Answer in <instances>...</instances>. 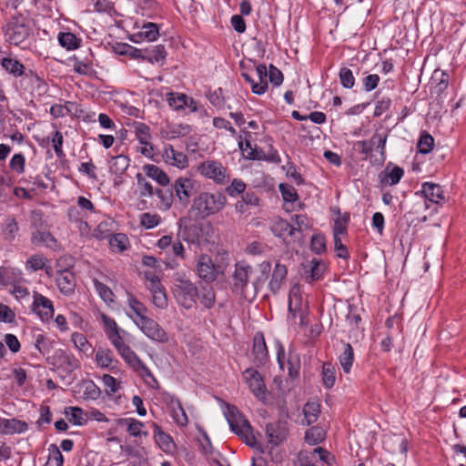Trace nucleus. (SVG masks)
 <instances>
[{
  "label": "nucleus",
  "mask_w": 466,
  "mask_h": 466,
  "mask_svg": "<svg viewBox=\"0 0 466 466\" xmlns=\"http://www.w3.org/2000/svg\"><path fill=\"white\" fill-rule=\"evenodd\" d=\"M260 275L251 279L254 269L253 268L244 261L238 262L235 265V270L232 275V289L233 291L241 296H245L247 287L249 282L252 283L255 289L264 283L268 278L271 270V264L268 261H263L258 265Z\"/></svg>",
  "instance_id": "obj_1"
},
{
  "label": "nucleus",
  "mask_w": 466,
  "mask_h": 466,
  "mask_svg": "<svg viewBox=\"0 0 466 466\" xmlns=\"http://www.w3.org/2000/svg\"><path fill=\"white\" fill-rule=\"evenodd\" d=\"M226 204L227 198L223 193L203 191L194 198L191 211L200 218H207L222 211Z\"/></svg>",
  "instance_id": "obj_2"
},
{
  "label": "nucleus",
  "mask_w": 466,
  "mask_h": 466,
  "mask_svg": "<svg viewBox=\"0 0 466 466\" xmlns=\"http://www.w3.org/2000/svg\"><path fill=\"white\" fill-rule=\"evenodd\" d=\"M225 415L232 431L246 444L254 447L257 441L252 427L238 408L234 405H228Z\"/></svg>",
  "instance_id": "obj_3"
},
{
  "label": "nucleus",
  "mask_w": 466,
  "mask_h": 466,
  "mask_svg": "<svg viewBox=\"0 0 466 466\" xmlns=\"http://www.w3.org/2000/svg\"><path fill=\"white\" fill-rule=\"evenodd\" d=\"M228 253L221 254L220 261L214 262L207 254H201L198 257L196 262V271L198 276L207 282L214 281L217 277L223 274L228 267Z\"/></svg>",
  "instance_id": "obj_4"
},
{
  "label": "nucleus",
  "mask_w": 466,
  "mask_h": 466,
  "mask_svg": "<svg viewBox=\"0 0 466 466\" xmlns=\"http://www.w3.org/2000/svg\"><path fill=\"white\" fill-rule=\"evenodd\" d=\"M30 35V26L23 15H13L5 27L6 41L14 46L24 44Z\"/></svg>",
  "instance_id": "obj_5"
},
{
  "label": "nucleus",
  "mask_w": 466,
  "mask_h": 466,
  "mask_svg": "<svg viewBox=\"0 0 466 466\" xmlns=\"http://www.w3.org/2000/svg\"><path fill=\"white\" fill-rule=\"evenodd\" d=\"M197 171L202 177L213 180L218 185H225L229 180L228 168L218 160L203 161L198 166Z\"/></svg>",
  "instance_id": "obj_6"
},
{
  "label": "nucleus",
  "mask_w": 466,
  "mask_h": 466,
  "mask_svg": "<svg viewBox=\"0 0 466 466\" xmlns=\"http://www.w3.org/2000/svg\"><path fill=\"white\" fill-rule=\"evenodd\" d=\"M119 355L125 360V362L144 380L147 384L153 388L155 387L154 384L157 386L158 382L153 376L150 370L144 364V362L130 347L126 349V350Z\"/></svg>",
  "instance_id": "obj_7"
},
{
  "label": "nucleus",
  "mask_w": 466,
  "mask_h": 466,
  "mask_svg": "<svg viewBox=\"0 0 466 466\" xmlns=\"http://www.w3.org/2000/svg\"><path fill=\"white\" fill-rule=\"evenodd\" d=\"M289 318H292L294 321L296 319H299V325L305 327L309 324V316L307 309L302 303L301 289L299 285H294L289 291Z\"/></svg>",
  "instance_id": "obj_8"
},
{
  "label": "nucleus",
  "mask_w": 466,
  "mask_h": 466,
  "mask_svg": "<svg viewBox=\"0 0 466 466\" xmlns=\"http://www.w3.org/2000/svg\"><path fill=\"white\" fill-rule=\"evenodd\" d=\"M177 302L185 309H192L198 296L197 287L190 281H179L173 289Z\"/></svg>",
  "instance_id": "obj_9"
},
{
  "label": "nucleus",
  "mask_w": 466,
  "mask_h": 466,
  "mask_svg": "<svg viewBox=\"0 0 466 466\" xmlns=\"http://www.w3.org/2000/svg\"><path fill=\"white\" fill-rule=\"evenodd\" d=\"M140 331L149 339L157 343H167L169 337L167 332L149 316L136 325Z\"/></svg>",
  "instance_id": "obj_10"
},
{
  "label": "nucleus",
  "mask_w": 466,
  "mask_h": 466,
  "mask_svg": "<svg viewBox=\"0 0 466 466\" xmlns=\"http://www.w3.org/2000/svg\"><path fill=\"white\" fill-rule=\"evenodd\" d=\"M299 466H316L315 463L321 461L327 465H331L334 461V457L327 450L317 447L311 451H300L298 456Z\"/></svg>",
  "instance_id": "obj_11"
},
{
  "label": "nucleus",
  "mask_w": 466,
  "mask_h": 466,
  "mask_svg": "<svg viewBox=\"0 0 466 466\" xmlns=\"http://www.w3.org/2000/svg\"><path fill=\"white\" fill-rule=\"evenodd\" d=\"M135 137L140 144L138 152L144 157L152 158L154 156L155 148L152 144V135L150 127L142 122L134 123Z\"/></svg>",
  "instance_id": "obj_12"
},
{
  "label": "nucleus",
  "mask_w": 466,
  "mask_h": 466,
  "mask_svg": "<svg viewBox=\"0 0 466 466\" xmlns=\"http://www.w3.org/2000/svg\"><path fill=\"white\" fill-rule=\"evenodd\" d=\"M243 378L249 390L258 400H265L267 399L266 385L258 370L251 368L247 369L243 372Z\"/></svg>",
  "instance_id": "obj_13"
},
{
  "label": "nucleus",
  "mask_w": 466,
  "mask_h": 466,
  "mask_svg": "<svg viewBox=\"0 0 466 466\" xmlns=\"http://www.w3.org/2000/svg\"><path fill=\"white\" fill-rule=\"evenodd\" d=\"M33 299L32 310L42 321H49L53 318L55 312L53 302L48 298L38 292H34Z\"/></svg>",
  "instance_id": "obj_14"
},
{
  "label": "nucleus",
  "mask_w": 466,
  "mask_h": 466,
  "mask_svg": "<svg viewBox=\"0 0 466 466\" xmlns=\"http://www.w3.org/2000/svg\"><path fill=\"white\" fill-rule=\"evenodd\" d=\"M166 96L168 106L176 111H181L187 107L191 112H197L199 109L198 103L186 94L169 92L167 93Z\"/></svg>",
  "instance_id": "obj_15"
},
{
  "label": "nucleus",
  "mask_w": 466,
  "mask_h": 466,
  "mask_svg": "<svg viewBox=\"0 0 466 466\" xmlns=\"http://www.w3.org/2000/svg\"><path fill=\"white\" fill-rule=\"evenodd\" d=\"M127 315L135 325L148 317V309L132 293H127Z\"/></svg>",
  "instance_id": "obj_16"
},
{
  "label": "nucleus",
  "mask_w": 466,
  "mask_h": 466,
  "mask_svg": "<svg viewBox=\"0 0 466 466\" xmlns=\"http://www.w3.org/2000/svg\"><path fill=\"white\" fill-rule=\"evenodd\" d=\"M289 425L287 421L278 420L268 423L266 426V435L268 441L273 446L282 443L288 437Z\"/></svg>",
  "instance_id": "obj_17"
},
{
  "label": "nucleus",
  "mask_w": 466,
  "mask_h": 466,
  "mask_svg": "<svg viewBox=\"0 0 466 466\" xmlns=\"http://www.w3.org/2000/svg\"><path fill=\"white\" fill-rule=\"evenodd\" d=\"M270 230L276 237L286 241L289 238L296 236L298 228L286 219L276 217L271 219Z\"/></svg>",
  "instance_id": "obj_18"
},
{
  "label": "nucleus",
  "mask_w": 466,
  "mask_h": 466,
  "mask_svg": "<svg viewBox=\"0 0 466 466\" xmlns=\"http://www.w3.org/2000/svg\"><path fill=\"white\" fill-rule=\"evenodd\" d=\"M56 282L58 289L65 296H70L75 292L76 280L75 274L68 269L56 272Z\"/></svg>",
  "instance_id": "obj_19"
},
{
  "label": "nucleus",
  "mask_w": 466,
  "mask_h": 466,
  "mask_svg": "<svg viewBox=\"0 0 466 466\" xmlns=\"http://www.w3.org/2000/svg\"><path fill=\"white\" fill-rule=\"evenodd\" d=\"M163 157L167 165L184 169L188 166V158L187 155L181 151H177L173 146H165Z\"/></svg>",
  "instance_id": "obj_20"
},
{
  "label": "nucleus",
  "mask_w": 466,
  "mask_h": 466,
  "mask_svg": "<svg viewBox=\"0 0 466 466\" xmlns=\"http://www.w3.org/2000/svg\"><path fill=\"white\" fill-rule=\"evenodd\" d=\"M167 404L174 421L179 427L187 426L188 423V418L180 400L175 396L168 395L167 398Z\"/></svg>",
  "instance_id": "obj_21"
},
{
  "label": "nucleus",
  "mask_w": 466,
  "mask_h": 466,
  "mask_svg": "<svg viewBox=\"0 0 466 466\" xmlns=\"http://www.w3.org/2000/svg\"><path fill=\"white\" fill-rule=\"evenodd\" d=\"M153 434L156 443L165 453L173 454L176 451V444L172 437L157 423L153 424Z\"/></svg>",
  "instance_id": "obj_22"
},
{
  "label": "nucleus",
  "mask_w": 466,
  "mask_h": 466,
  "mask_svg": "<svg viewBox=\"0 0 466 466\" xmlns=\"http://www.w3.org/2000/svg\"><path fill=\"white\" fill-rule=\"evenodd\" d=\"M256 74L258 78V82H255L248 75L243 74L242 76L245 77L246 81L250 83L252 92L257 95L264 94L268 89V71L267 66L265 65H258L256 68Z\"/></svg>",
  "instance_id": "obj_23"
},
{
  "label": "nucleus",
  "mask_w": 466,
  "mask_h": 466,
  "mask_svg": "<svg viewBox=\"0 0 466 466\" xmlns=\"http://www.w3.org/2000/svg\"><path fill=\"white\" fill-rule=\"evenodd\" d=\"M194 180L189 177H178L173 187L177 198L180 202L187 204L194 188Z\"/></svg>",
  "instance_id": "obj_24"
},
{
  "label": "nucleus",
  "mask_w": 466,
  "mask_h": 466,
  "mask_svg": "<svg viewBox=\"0 0 466 466\" xmlns=\"http://www.w3.org/2000/svg\"><path fill=\"white\" fill-rule=\"evenodd\" d=\"M250 137L249 132L241 130L238 136V148L246 158L259 160L262 158L261 152L252 147L249 140Z\"/></svg>",
  "instance_id": "obj_25"
},
{
  "label": "nucleus",
  "mask_w": 466,
  "mask_h": 466,
  "mask_svg": "<svg viewBox=\"0 0 466 466\" xmlns=\"http://www.w3.org/2000/svg\"><path fill=\"white\" fill-rule=\"evenodd\" d=\"M252 355L254 362L263 365L268 359V351L262 333H257L253 338Z\"/></svg>",
  "instance_id": "obj_26"
},
{
  "label": "nucleus",
  "mask_w": 466,
  "mask_h": 466,
  "mask_svg": "<svg viewBox=\"0 0 466 466\" xmlns=\"http://www.w3.org/2000/svg\"><path fill=\"white\" fill-rule=\"evenodd\" d=\"M159 36V27L155 23H146L142 25L141 31L134 34L131 40L135 43H140L142 41L153 42Z\"/></svg>",
  "instance_id": "obj_27"
},
{
  "label": "nucleus",
  "mask_w": 466,
  "mask_h": 466,
  "mask_svg": "<svg viewBox=\"0 0 466 466\" xmlns=\"http://www.w3.org/2000/svg\"><path fill=\"white\" fill-rule=\"evenodd\" d=\"M420 193L426 200L434 204H440L445 198L441 187L432 182H424Z\"/></svg>",
  "instance_id": "obj_28"
},
{
  "label": "nucleus",
  "mask_w": 466,
  "mask_h": 466,
  "mask_svg": "<svg viewBox=\"0 0 466 466\" xmlns=\"http://www.w3.org/2000/svg\"><path fill=\"white\" fill-rule=\"evenodd\" d=\"M288 275V268L284 264L277 262L275 264L268 288L273 293H277L285 284Z\"/></svg>",
  "instance_id": "obj_29"
},
{
  "label": "nucleus",
  "mask_w": 466,
  "mask_h": 466,
  "mask_svg": "<svg viewBox=\"0 0 466 466\" xmlns=\"http://www.w3.org/2000/svg\"><path fill=\"white\" fill-rule=\"evenodd\" d=\"M404 175L403 168L388 165L385 169L380 174V181L384 186H393L400 182Z\"/></svg>",
  "instance_id": "obj_30"
},
{
  "label": "nucleus",
  "mask_w": 466,
  "mask_h": 466,
  "mask_svg": "<svg viewBox=\"0 0 466 466\" xmlns=\"http://www.w3.org/2000/svg\"><path fill=\"white\" fill-rule=\"evenodd\" d=\"M278 362L279 364L280 369H285V362H284V350L282 348L279 349L278 352ZM289 376L291 379H297L299 375V370H300V360L298 356H289L288 359V361L286 363Z\"/></svg>",
  "instance_id": "obj_31"
},
{
  "label": "nucleus",
  "mask_w": 466,
  "mask_h": 466,
  "mask_svg": "<svg viewBox=\"0 0 466 466\" xmlns=\"http://www.w3.org/2000/svg\"><path fill=\"white\" fill-rule=\"evenodd\" d=\"M191 131V126L187 124H170L162 129V135L165 138L171 140L186 137Z\"/></svg>",
  "instance_id": "obj_32"
},
{
  "label": "nucleus",
  "mask_w": 466,
  "mask_h": 466,
  "mask_svg": "<svg viewBox=\"0 0 466 466\" xmlns=\"http://www.w3.org/2000/svg\"><path fill=\"white\" fill-rule=\"evenodd\" d=\"M136 177L137 182V192L138 193V196L141 198V208H146L147 201L144 199V198L152 197L153 195H155V191L152 184L149 181H147L142 174H137Z\"/></svg>",
  "instance_id": "obj_33"
},
{
  "label": "nucleus",
  "mask_w": 466,
  "mask_h": 466,
  "mask_svg": "<svg viewBox=\"0 0 466 466\" xmlns=\"http://www.w3.org/2000/svg\"><path fill=\"white\" fill-rule=\"evenodd\" d=\"M118 425L120 426H126L127 432L134 437H138L144 434L145 436L147 435V431H143V429L145 427V424L134 418H126V419H120L118 420Z\"/></svg>",
  "instance_id": "obj_34"
},
{
  "label": "nucleus",
  "mask_w": 466,
  "mask_h": 466,
  "mask_svg": "<svg viewBox=\"0 0 466 466\" xmlns=\"http://www.w3.org/2000/svg\"><path fill=\"white\" fill-rule=\"evenodd\" d=\"M148 289L151 292L154 306L160 309H166L167 307V298L163 285L157 282L155 286L148 287Z\"/></svg>",
  "instance_id": "obj_35"
},
{
  "label": "nucleus",
  "mask_w": 466,
  "mask_h": 466,
  "mask_svg": "<svg viewBox=\"0 0 466 466\" xmlns=\"http://www.w3.org/2000/svg\"><path fill=\"white\" fill-rule=\"evenodd\" d=\"M2 67L14 76H21L25 74V66L17 59L12 57L0 58Z\"/></svg>",
  "instance_id": "obj_36"
},
{
  "label": "nucleus",
  "mask_w": 466,
  "mask_h": 466,
  "mask_svg": "<svg viewBox=\"0 0 466 466\" xmlns=\"http://www.w3.org/2000/svg\"><path fill=\"white\" fill-rule=\"evenodd\" d=\"M146 175L152 179L156 180L161 186H167L170 180L165 171L156 165L147 164L144 167Z\"/></svg>",
  "instance_id": "obj_37"
},
{
  "label": "nucleus",
  "mask_w": 466,
  "mask_h": 466,
  "mask_svg": "<svg viewBox=\"0 0 466 466\" xmlns=\"http://www.w3.org/2000/svg\"><path fill=\"white\" fill-rule=\"evenodd\" d=\"M95 361L97 367L101 369L113 370L114 357L113 352L108 349L99 348L96 351Z\"/></svg>",
  "instance_id": "obj_38"
},
{
  "label": "nucleus",
  "mask_w": 466,
  "mask_h": 466,
  "mask_svg": "<svg viewBox=\"0 0 466 466\" xmlns=\"http://www.w3.org/2000/svg\"><path fill=\"white\" fill-rule=\"evenodd\" d=\"M28 425L25 421L17 419L4 418V434H15L26 431Z\"/></svg>",
  "instance_id": "obj_39"
},
{
  "label": "nucleus",
  "mask_w": 466,
  "mask_h": 466,
  "mask_svg": "<svg viewBox=\"0 0 466 466\" xmlns=\"http://www.w3.org/2000/svg\"><path fill=\"white\" fill-rule=\"evenodd\" d=\"M279 191L281 193L282 198L285 201L284 209L287 212L291 211V208L289 207L288 203H294L299 199V195L295 187L289 184L281 183L279 185Z\"/></svg>",
  "instance_id": "obj_40"
},
{
  "label": "nucleus",
  "mask_w": 466,
  "mask_h": 466,
  "mask_svg": "<svg viewBox=\"0 0 466 466\" xmlns=\"http://www.w3.org/2000/svg\"><path fill=\"white\" fill-rule=\"evenodd\" d=\"M95 289L100 299L107 305H111L115 302L116 296L112 289L97 279H93Z\"/></svg>",
  "instance_id": "obj_41"
},
{
  "label": "nucleus",
  "mask_w": 466,
  "mask_h": 466,
  "mask_svg": "<svg viewBox=\"0 0 466 466\" xmlns=\"http://www.w3.org/2000/svg\"><path fill=\"white\" fill-rule=\"evenodd\" d=\"M387 137L388 136L386 134L376 132L373 134L371 138L368 140V142L370 143V147L372 150L373 147H376V149L380 151L381 164L386 160Z\"/></svg>",
  "instance_id": "obj_42"
},
{
  "label": "nucleus",
  "mask_w": 466,
  "mask_h": 466,
  "mask_svg": "<svg viewBox=\"0 0 466 466\" xmlns=\"http://www.w3.org/2000/svg\"><path fill=\"white\" fill-rule=\"evenodd\" d=\"M32 242L35 245H44L49 248L57 246L56 238L48 231H37L32 236Z\"/></svg>",
  "instance_id": "obj_43"
},
{
  "label": "nucleus",
  "mask_w": 466,
  "mask_h": 466,
  "mask_svg": "<svg viewBox=\"0 0 466 466\" xmlns=\"http://www.w3.org/2000/svg\"><path fill=\"white\" fill-rule=\"evenodd\" d=\"M71 340L74 343L75 347L84 354L89 356L93 353V347L83 333H73Z\"/></svg>",
  "instance_id": "obj_44"
},
{
  "label": "nucleus",
  "mask_w": 466,
  "mask_h": 466,
  "mask_svg": "<svg viewBox=\"0 0 466 466\" xmlns=\"http://www.w3.org/2000/svg\"><path fill=\"white\" fill-rule=\"evenodd\" d=\"M129 158L125 155H118L111 158L109 162L110 171L116 175L123 174L129 167Z\"/></svg>",
  "instance_id": "obj_45"
},
{
  "label": "nucleus",
  "mask_w": 466,
  "mask_h": 466,
  "mask_svg": "<svg viewBox=\"0 0 466 466\" xmlns=\"http://www.w3.org/2000/svg\"><path fill=\"white\" fill-rule=\"evenodd\" d=\"M58 42L61 46L67 50H75L80 46L81 40L78 39L73 33L61 32L57 36Z\"/></svg>",
  "instance_id": "obj_46"
},
{
  "label": "nucleus",
  "mask_w": 466,
  "mask_h": 466,
  "mask_svg": "<svg viewBox=\"0 0 466 466\" xmlns=\"http://www.w3.org/2000/svg\"><path fill=\"white\" fill-rule=\"evenodd\" d=\"M48 259L42 254H34L30 256L25 261V269L28 272H35L40 269L46 268Z\"/></svg>",
  "instance_id": "obj_47"
},
{
  "label": "nucleus",
  "mask_w": 466,
  "mask_h": 466,
  "mask_svg": "<svg viewBox=\"0 0 466 466\" xmlns=\"http://www.w3.org/2000/svg\"><path fill=\"white\" fill-rule=\"evenodd\" d=\"M340 366L345 373H350L354 360L353 348L350 343H346L343 352L339 357Z\"/></svg>",
  "instance_id": "obj_48"
},
{
  "label": "nucleus",
  "mask_w": 466,
  "mask_h": 466,
  "mask_svg": "<svg viewBox=\"0 0 466 466\" xmlns=\"http://www.w3.org/2000/svg\"><path fill=\"white\" fill-rule=\"evenodd\" d=\"M155 195L159 199L156 205L157 209L167 211L172 207L173 194L170 191L157 188L155 190Z\"/></svg>",
  "instance_id": "obj_49"
},
{
  "label": "nucleus",
  "mask_w": 466,
  "mask_h": 466,
  "mask_svg": "<svg viewBox=\"0 0 466 466\" xmlns=\"http://www.w3.org/2000/svg\"><path fill=\"white\" fill-rule=\"evenodd\" d=\"M110 248L116 252H124L129 248V239L123 233L114 234L109 239Z\"/></svg>",
  "instance_id": "obj_50"
},
{
  "label": "nucleus",
  "mask_w": 466,
  "mask_h": 466,
  "mask_svg": "<svg viewBox=\"0 0 466 466\" xmlns=\"http://www.w3.org/2000/svg\"><path fill=\"white\" fill-rule=\"evenodd\" d=\"M322 383L325 388L331 389L336 381V369L330 362H326L322 366Z\"/></svg>",
  "instance_id": "obj_51"
},
{
  "label": "nucleus",
  "mask_w": 466,
  "mask_h": 466,
  "mask_svg": "<svg viewBox=\"0 0 466 466\" xmlns=\"http://www.w3.org/2000/svg\"><path fill=\"white\" fill-rule=\"evenodd\" d=\"M307 425L314 423L320 413V405L318 402H307L303 409Z\"/></svg>",
  "instance_id": "obj_52"
},
{
  "label": "nucleus",
  "mask_w": 466,
  "mask_h": 466,
  "mask_svg": "<svg viewBox=\"0 0 466 466\" xmlns=\"http://www.w3.org/2000/svg\"><path fill=\"white\" fill-rule=\"evenodd\" d=\"M326 437L325 431L320 427H311L306 431L305 441L309 445H317Z\"/></svg>",
  "instance_id": "obj_53"
},
{
  "label": "nucleus",
  "mask_w": 466,
  "mask_h": 466,
  "mask_svg": "<svg viewBox=\"0 0 466 466\" xmlns=\"http://www.w3.org/2000/svg\"><path fill=\"white\" fill-rule=\"evenodd\" d=\"M97 319H99L103 324L104 331L106 337L120 330L115 319L103 312L99 313Z\"/></svg>",
  "instance_id": "obj_54"
},
{
  "label": "nucleus",
  "mask_w": 466,
  "mask_h": 466,
  "mask_svg": "<svg viewBox=\"0 0 466 466\" xmlns=\"http://www.w3.org/2000/svg\"><path fill=\"white\" fill-rule=\"evenodd\" d=\"M140 225L147 228L151 229L156 228L161 222V217L157 213H142L139 217Z\"/></svg>",
  "instance_id": "obj_55"
},
{
  "label": "nucleus",
  "mask_w": 466,
  "mask_h": 466,
  "mask_svg": "<svg viewBox=\"0 0 466 466\" xmlns=\"http://www.w3.org/2000/svg\"><path fill=\"white\" fill-rule=\"evenodd\" d=\"M49 456L44 466H63L64 458L56 444H51L48 448Z\"/></svg>",
  "instance_id": "obj_56"
},
{
  "label": "nucleus",
  "mask_w": 466,
  "mask_h": 466,
  "mask_svg": "<svg viewBox=\"0 0 466 466\" xmlns=\"http://www.w3.org/2000/svg\"><path fill=\"white\" fill-rule=\"evenodd\" d=\"M147 58L149 63H158L165 60L167 52L163 45L155 46L147 53Z\"/></svg>",
  "instance_id": "obj_57"
},
{
  "label": "nucleus",
  "mask_w": 466,
  "mask_h": 466,
  "mask_svg": "<svg viewBox=\"0 0 466 466\" xmlns=\"http://www.w3.org/2000/svg\"><path fill=\"white\" fill-rule=\"evenodd\" d=\"M66 415L68 417V420L75 425H82L84 423V411L79 407L67 408Z\"/></svg>",
  "instance_id": "obj_58"
},
{
  "label": "nucleus",
  "mask_w": 466,
  "mask_h": 466,
  "mask_svg": "<svg viewBox=\"0 0 466 466\" xmlns=\"http://www.w3.org/2000/svg\"><path fill=\"white\" fill-rule=\"evenodd\" d=\"M25 76L29 79V81L32 83L33 86L35 88L39 95L46 93L47 84L43 78H41L39 76L33 73L32 71L25 74Z\"/></svg>",
  "instance_id": "obj_59"
},
{
  "label": "nucleus",
  "mask_w": 466,
  "mask_h": 466,
  "mask_svg": "<svg viewBox=\"0 0 466 466\" xmlns=\"http://www.w3.org/2000/svg\"><path fill=\"white\" fill-rule=\"evenodd\" d=\"M11 170L20 175L25 172V158L23 154H15L9 163Z\"/></svg>",
  "instance_id": "obj_60"
},
{
  "label": "nucleus",
  "mask_w": 466,
  "mask_h": 466,
  "mask_svg": "<svg viewBox=\"0 0 466 466\" xmlns=\"http://www.w3.org/2000/svg\"><path fill=\"white\" fill-rule=\"evenodd\" d=\"M101 380L108 395L115 394L120 389V381H117L113 376L109 374H104L101 378Z\"/></svg>",
  "instance_id": "obj_61"
},
{
  "label": "nucleus",
  "mask_w": 466,
  "mask_h": 466,
  "mask_svg": "<svg viewBox=\"0 0 466 466\" xmlns=\"http://www.w3.org/2000/svg\"><path fill=\"white\" fill-rule=\"evenodd\" d=\"M35 347L39 351V353L45 355L48 353L52 349V341L45 335L37 334L35 336Z\"/></svg>",
  "instance_id": "obj_62"
},
{
  "label": "nucleus",
  "mask_w": 466,
  "mask_h": 466,
  "mask_svg": "<svg viewBox=\"0 0 466 466\" xmlns=\"http://www.w3.org/2000/svg\"><path fill=\"white\" fill-rule=\"evenodd\" d=\"M339 81L344 88H352L355 85V77L348 67H342L339 73Z\"/></svg>",
  "instance_id": "obj_63"
},
{
  "label": "nucleus",
  "mask_w": 466,
  "mask_h": 466,
  "mask_svg": "<svg viewBox=\"0 0 466 466\" xmlns=\"http://www.w3.org/2000/svg\"><path fill=\"white\" fill-rule=\"evenodd\" d=\"M434 146V138L430 134H423L418 142L419 151L422 154L430 153Z\"/></svg>",
  "instance_id": "obj_64"
}]
</instances>
